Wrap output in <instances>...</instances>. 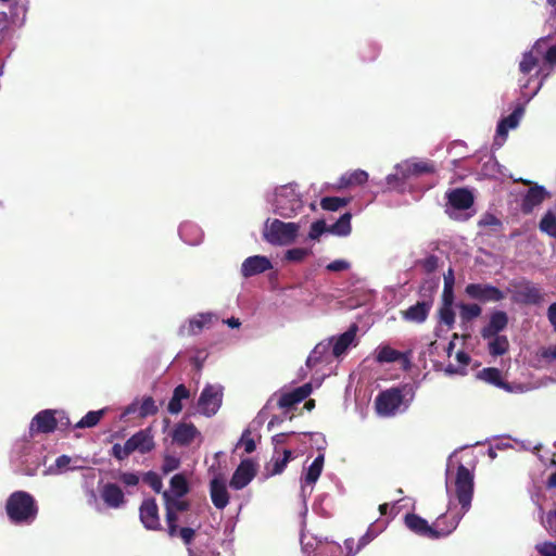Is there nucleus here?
Instances as JSON below:
<instances>
[{"mask_svg": "<svg viewBox=\"0 0 556 556\" xmlns=\"http://www.w3.org/2000/svg\"><path fill=\"white\" fill-rule=\"evenodd\" d=\"M539 65V58L532 51L526 52L519 63V70L522 74H529Z\"/></svg>", "mask_w": 556, "mask_h": 556, "instance_id": "a19ab883", "label": "nucleus"}, {"mask_svg": "<svg viewBox=\"0 0 556 556\" xmlns=\"http://www.w3.org/2000/svg\"><path fill=\"white\" fill-rule=\"evenodd\" d=\"M514 300L525 305H536L542 301V294L539 288L528 282L516 290Z\"/></svg>", "mask_w": 556, "mask_h": 556, "instance_id": "5701e85b", "label": "nucleus"}, {"mask_svg": "<svg viewBox=\"0 0 556 556\" xmlns=\"http://www.w3.org/2000/svg\"><path fill=\"white\" fill-rule=\"evenodd\" d=\"M420 264L427 274H431L435 271V269L438 268L439 257L431 254L427 256L425 260H422Z\"/></svg>", "mask_w": 556, "mask_h": 556, "instance_id": "864d4df0", "label": "nucleus"}, {"mask_svg": "<svg viewBox=\"0 0 556 556\" xmlns=\"http://www.w3.org/2000/svg\"><path fill=\"white\" fill-rule=\"evenodd\" d=\"M312 384L305 383L301 387L293 389L290 392L281 394L278 400V406L280 408H291L295 404L304 401L312 393Z\"/></svg>", "mask_w": 556, "mask_h": 556, "instance_id": "6ab92c4d", "label": "nucleus"}, {"mask_svg": "<svg viewBox=\"0 0 556 556\" xmlns=\"http://www.w3.org/2000/svg\"><path fill=\"white\" fill-rule=\"evenodd\" d=\"M223 393L213 386H206L200 394L198 406L200 412L211 417L217 413L222 405Z\"/></svg>", "mask_w": 556, "mask_h": 556, "instance_id": "9d476101", "label": "nucleus"}, {"mask_svg": "<svg viewBox=\"0 0 556 556\" xmlns=\"http://www.w3.org/2000/svg\"><path fill=\"white\" fill-rule=\"evenodd\" d=\"M447 205L445 213L451 218L455 217L454 211H465L473 205L475 198L471 191L466 188H456L446 193Z\"/></svg>", "mask_w": 556, "mask_h": 556, "instance_id": "6e6552de", "label": "nucleus"}, {"mask_svg": "<svg viewBox=\"0 0 556 556\" xmlns=\"http://www.w3.org/2000/svg\"><path fill=\"white\" fill-rule=\"evenodd\" d=\"M455 496L460 504L462 513L454 516H464L471 506L473 496V475L463 464H459L455 477Z\"/></svg>", "mask_w": 556, "mask_h": 556, "instance_id": "423d86ee", "label": "nucleus"}, {"mask_svg": "<svg viewBox=\"0 0 556 556\" xmlns=\"http://www.w3.org/2000/svg\"><path fill=\"white\" fill-rule=\"evenodd\" d=\"M190 396V392L185 384H179L174 389L173 396L169 400L167 409L170 414H179L182 409V400H187Z\"/></svg>", "mask_w": 556, "mask_h": 556, "instance_id": "bb28decb", "label": "nucleus"}, {"mask_svg": "<svg viewBox=\"0 0 556 556\" xmlns=\"http://www.w3.org/2000/svg\"><path fill=\"white\" fill-rule=\"evenodd\" d=\"M547 197V192L542 186L535 185L531 187L527 193L525 194L521 202V211L523 214H530L533 208L540 205L545 198Z\"/></svg>", "mask_w": 556, "mask_h": 556, "instance_id": "4be33fe9", "label": "nucleus"}, {"mask_svg": "<svg viewBox=\"0 0 556 556\" xmlns=\"http://www.w3.org/2000/svg\"><path fill=\"white\" fill-rule=\"evenodd\" d=\"M186 545L191 544L195 536V530L189 527L178 528V534Z\"/></svg>", "mask_w": 556, "mask_h": 556, "instance_id": "4d7b16f0", "label": "nucleus"}, {"mask_svg": "<svg viewBox=\"0 0 556 556\" xmlns=\"http://www.w3.org/2000/svg\"><path fill=\"white\" fill-rule=\"evenodd\" d=\"M350 198L325 197L320 200V206L325 211L336 212L350 203Z\"/></svg>", "mask_w": 556, "mask_h": 556, "instance_id": "e433bc0d", "label": "nucleus"}, {"mask_svg": "<svg viewBox=\"0 0 556 556\" xmlns=\"http://www.w3.org/2000/svg\"><path fill=\"white\" fill-rule=\"evenodd\" d=\"M376 533L369 528L367 532L358 540L356 552H359L363 547H365L370 541L374 540Z\"/></svg>", "mask_w": 556, "mask_h": 556, "instance_id": "680f3d73", "label": "nucleus"}, {"mask_svg": "<svg viewBox=\"0 0 556 556\" xmlns=\"http://www.w3.org/2000/svg\"><path fill=\"white\" fill-rule=\"evenodd\" d=\"M55 410L43 409L36 414L31 419L29 432L31 435L36 433H51L56 429L58 418Z\"/></svg>", "mask_w": 556, "mask_h": 556, "instance_id": "f8f14e48", "label": "nucleus"}, {"mask_svg": "<svg viewBox=\"0 0 556 556\" xmlns=\"http://www.w3.org/2000/svg\"><path fill=\"white\" fill-rule=\"evenodd\" d=\"M239 444L243 445L247 454H251L255 451V440L251 437V430L249 428L242 432Z\"/></svg>", "mask_w": 556, "mask_h": 556, "instance_id": "3c124183", "label": "nucleus"}, {"mask_svg": "<svg viewBox=\"0 0 556 556\" xmlns=\"http://www.w3.org/2000/svg\"><path fill=\"white\" fill-rule=\"evenodd\" d=\"M170 494L176 497H182L189 492V484L182 473H177L169 481Z\"/></svg>", "mask_w": 556, "mask_h": 556, "instance_id": "2f4dec72", "label": "nucleus"}, {"mask_svg": "<svg viewBox=\"0 0 556 556\" xmlns=\"http://www.w3.org/2000/svg\"><path fill=\"white\" fill-rule=\"evenodd\" d=\"M300 226L296 223H285L280 219L267 220L263 238L273 245H288L295 241Z\"/></svg>", "mask_w": 556, "mask_h": 556, "instance_id": "20e7f679", "label": "nucleus"}, {"mask_svg": "<svg viewBox=\"0 0 556 556\" xmlns=\"http://www.w3.org/2000/svg\"><path fill=\"white\" fill-rule=\"evenodd\" d=\"M256 475V465L252 459H243L235 470L229 485L235 490L245 488Z\"/></svg>", "mask_w": 556, "mask_h": 556, "instance_id": "9b49d317", "label": "nucleus"}, {"mask_svg": "<svg viewBox=\"0 0 556 556\" xmlns=\"http://www.w3.org/2000/svg\"><path fill=\"white\" fill-rule=\"evenodd\" d=\"M127 443L130 447L131 454L135 452L140 454L150 453L155 447L152 428L147 427L137 431L127 440Z\"/></svg>", "mask_w": 556, "mask_h": 556, "instance_id": "ddd939ff", "label": "nucleus"}, {"mask_svg": "<svg viewBox=\"0 0 556 556\" xmlns=\"http://www.w3.org/2000/svg\"><path fill=\"white\" fill-rule=\"evenodd\" d=\"M143 481L156 493H160L163 488L161 477L154 471H148L143 475Z\"/></svg>", "mask_w": 556, "mask_h": 556, "instance_id": "a18cd8bd", "label": "nucleus"}, {"mask_svg": "<svg viewBox=\"0 0 556 556\" xmlns=\"http://www.w3.org/2000/svg\"><path fill=\"white\" fill-rule=\"evenodd\" d=\"M157 412H159V408L155 405L153 397L152 396L143 397L142 403L139 407V416L140 417L153 416Z\"/></svg>", "mask_w": 556, "mask_h": 556, "instance_id": "c03bdc74", "label": "nucleus"}, {"mask_svg": "<svg viewBox=\"0 0 556 556\" xmlns=\"http://www.w3.org/2000/svg\"><path fill=\"white\" fill-rule=\"evenodd\" d=\"M214 315L211 313H200L189 319L187 326H182L180 333L188 336L199 334L204 328L208 327L213 321Z\"/></svg>", "mask_w": 556, "mask_h": 556, "instance_id": "b1692460", "label": "nucleus"}, {"mask_svg": "<svg viewBox=\"0 0 556 556\" xmlns=\"http://www.w3.org/2000/svg\"><path fill=\"white\" fill-rule=\"evenodd\" d=\"M162 495L165 506L173 508L177 513H184L190 508V503L188 501L173 496L168 491H164Z\"/></svg>", "mask_w": 556, "mask_h": 556, "instance_id": "f704fd0d", "label": "nucleus"}, {"mask_svg": "<svg viewBox=\"0 0 556 556\" xmlns=\"http://www.w3.org/2000/svg\"><path fill=\"white\" fill-rule=\"evenodd\" d=\"M368 180V174L363 169H356L352 173L342 175L339 179V188H348L351 186H362Z\"/></svg>", "mask_w": 556, "mask_h": 556, "instance_id": "cd10ccee", "label": "nucleus"}, {"mask_svg": "<svg viewBox=\"0 0 556 556\" xmlns=\"http://www.w3.org/2000/svg\"><path fill=\"white\" fill-rule=\"evenodd\" d=\"M351 219L352 214L349 212L344 213L334 224L329 226L328 232L340 237L350 235L352 231Z\"/></svg>", "mask_w": 556, "mask_h": 556, "instance_id": "c756f323", "label": "nucleus"}, {"mask_svg": "<svg viewBox=\"0 0 556 556\" xmlns=\"http://www.w3.org/2000/svg\"><path fill=\"white\" fill-rule=\"evenodd\" d=\"M465 292L470 299L482 303L500 302L505 299V293L501 289L489 283H469Z\"/></svg>", "mask_w": 556, "mask_h": 556, "instance_id": "1a4fd4ad", "label": "nucleus"}, {"mask_svg": "<svg viewBox=\"0 0 556 556\" xmlns=\"http://www.w3.org/2000/svg\"><path fill=\"white\" fill-rule=\"evenodd\" d=\"M397 362H400L401 367H402L404 370H408V369H410V367H412V362H410V357H409V352H407V353H403V352H402V357H400V358L397 359Z\"/></svg>", "mask_w": 556, "mask_h": 556, "instance_id": "338daca9", "label": "nucleus"}, {"mask_svg": "<svg viewBox=\"0 0 556 556\" xmlns=\"http://www.w3.org/2000/svg\"><path fill=\"white\" fill-rule=\"evenodd\" d=\"M547 317L552 326L554 327L556 331V303H553L549 305L547 311Z\"/></svg>", "mask_w": 556, "mask_h": 556, "instance_id": "774afa93", "label": "nucleus"}, {"mask_svg": "<svg viewBox=\"0 0 556 556\" xmlns=\"http://www.w3.org/2000/svg\"><path fill=\"white\" fill-rule=\"evenodd\" d=\"M210 494L214 506L217 509H224L229 503V494L226 483L220 478H214L210 483Z\"/></svg>", "mask_w": 556, "mask_h": 556, "instance_id": "412c9836", "label": "nucleus"}, {"mask_svg": "<svg viewBox=\"0 0 556 556\" xmlns=\"http://www.w3.org/2000/svg\"><path fill=\"white\" fill-rule=\"evenodd\" d=\"M488 349L492 356H502L509 350V341L506 336L495 334L491 337Z\"/></svg>", "mask_w": 556, "mask_h": 556, "instance_id": "7c9ffc66", "label": "nucleus"}, {"mask_svg": "<svg viewBox=\"0 0 556 556\" xmlns=\"http://www.w3.org/2000/svg\"><path fill=\"white\" fill-rule=\"evenodd\" d=\"M477 377L484 382L501 388L507 392H511L510 384L503 380L502 372L498 368L486 367L477 374Z\"/></svg>", "mask_w": 556, "mask_h": 556, "instance_id": "a878e982", "label": "nucleus"}, {"mask_svg": "<svg viewBox=\"0 0 556 556\" xmlns=\"http://www.w3.org/2000/svg\"><path fill=\"white\" fill-rule=\"evenodd\" d=\"M434 167L427 162H405L396 166V173L387 176V182L392 188L403 186L405 180L412 176L433 173Z\"/></svg>", "mask_w": 556, "mask_h": 556, "instance_id": "0eeeda50", "label": "nucleus"}, {"mask_svg": "<svg viewBox=\"0 0 556 556\" xmlns=\"http://www.w3.org/2000/svg\"><path fill=\"white\" fill-rule=\"evenodd\" d=\"M302 208L303 203L298 195L292 194L291 199H287L283 194H278L276 212L283 218L293 217Z\"/></svg>", "mask_w": 556, "mask_h": 556, "instance_id": "aec40b11", "label": "nucleus"}, {"mask_svg": "<svg viewBox=\"0 0 556 556\" xmlns=\"http://www.w3.org/2000/svg\"><path fill=\"white\" fill-rule=\"evenodd\" d=\"M459 309H460V318L463 321H469V320H472L477 317H479L481 315V307L476 304V303H471V304H460L459 305Z\"/></svg>", "mask_w": 556, "mask_h": 556, "instance_id": "ea45409f", "label": "nucleus"}, {"mask_svg": "<svg viewBox=\"0 0 556 556\" xmlns=\"http://www.w3.org/2000/svg\"><path fill=\"white\" fill-rule=\"evenodd\" d=\"M325 457L323 454H319L311 464L305 475V482L307 484L315 483L321 475L324 467Z\"/></svg>", "mask_w": 556, "mask_h": 556, "instance_id": "72a5a7b5", "label": "nucleus"}, {"mask_svg": "<svg viewBox=\"0 0 556 556\" xmlns=\"http://www.w3.org/2000/svg\"><path fill=\"white\" fill-rule=\"evenodd\" d=\"M328 344L318 343L307 357L306 365L311 368L317 365L328 350Z\"/></svg>", "mask_w": 556, "mask_h": 556, "instance_id": "79ce46f5", "label": "nucleus"}, {"mask_svg": "<svg viewBox=\"0 0 556 556\" xmlns=\"http://www.w3.org/2000/svg\"><path fill=\"white\" fill-rule=\"evenodd\" d=\"M178 514L173 508L165 506V521L167 525V533L170 538H175L178 534Z\"/></svg>", "mask_w": 556, "mask_h": 556, "instance_id": "58836bf2", "label": "nucleus"}, {"mask_svg": "<svg viewBox=\"0 0 556 556\" xmlns=\"http://www.w3.org/2000/svg\"><path fill=\"white\" fill-rule=\"evenodd\" d=\"M402 357V352L391 348L390 345H381L377 350L376 362L379 364L394 363Z\"/></svg>", "mask_w": 556, "mask_h": 556, "instance_id": "473e14b6", "label": "nucleus"}, {"mask_svg": "<svg viewBox=\"0 0 556 556\" xmlns=\"http://www.w3.org/2000/svg\"><path fill=\"white\" fill-rule=\"evenodd\" d=\"M131 454V451H130V447L127 443V441L125 442L124 445H121L119 443H115L113 446H112V450H111V455L116 458L117 460H124L126 459L129 455Z\"/></svg>", "mask_w": 556, "mask_h": 556, "instance_id": "8fccbe9b", "label": "nucleus"}, {"mask_svg": "<svg viewBox=\"0 0 556 556\" xmlns=\"http://www.w3.org/2000/svg\"><path fill=\"white\" fill-rule=\"evenodd\" d=\"M311 254V250L305 248H293L286 252L285 258L289 262H302Z\"/></svg>", "mask_w": 556, "mask_h": 556, "instance_id": "49530a36", "label": "nucleus"}, {"mask_svg": "<svg viewBox=\"0 0 556 556\" xmlns=\"http://www.w3.org/2000/svg\"><path fill=\"white\" fill-rule=\"evenodd\" d=\"M439 317L441 323L452 328L455 323V313L452 306L442 305L439 309Z\"/></svg>", "mask_w": 556, "mask_h": 556, "instance_id": "09e8293b", "label": "nucleus"}, {"mask_svg": "<svg viewBox=\"0 0 556 556\" xmlns=\"http://www.w3.org/2000/svg\"><path fill=\"white\" fill-rule=\"evenodd\" d=\"M438 283L435 281H425L418 293L424 298L408 308L401 311V316L405 321L413 324H422L427 320L433 306V295L437 291Z\"/></svg>", "mask_w": 556, "mask_h": 556, "instance_id": "7ed1b4c3", "label": "nucleus"}, {"mask_svg": "<svg viewBox=\"0 0 556 556\" xmlns=\"http://www.w3.org/2000/svg\"><path fill=\"white\" fill-rule=\"evenodd\" d=\"M521 115L522 109L517 108L508 116L502 118L496 128L497 135L506 137L509 129L517 127Z\"/></svg>", "mask_w": 556, "mask_h": 556, "instance_id": "c85d7f7f", "label": "nucleus"}, {"mask_svg": "<svg viewBox=\"0 0 556 556\" xmlns=\"http://www.w3.org/2000/svg\"><path fill=\"white\" fill-rule=\"evenodd\" d=\"M328 228L324 219L316 220L311 225L308 238L311 240H318L324 232H328Z\"/></svg>", "mask_w": 556, "mask_h": 556, "instance_id": "de8ad7c7", "label": "nucleus"}, {"mask_svg": "<svg viewBox=\"0 0 556 556\" xmlns=\"http://www.w3.org/2000/svg\"><path fill=\"white\" fill-rule=\"evenodd\" d=\"M544 60L551 66L556 65V45L547 49V51L544 54Z\"/></svg>", "mask_w": 556, "mask_h": 556, "instance_id": "0e129e2a", "label": "nucleus"}, {"mask_svg": "<svg viewBox=\"0 0 556 556\" xmlns=\"http://www.w3.org/2000/svg\"><path fill=\"white\" fill-rule=\"evenodd\" d=\"M448 519L446 514H442L434 526H430L426 519L419 515L409 513L404 517V525L407 529L419 536L437 540L452 533L458 526L462 516H451L448 525L445 528H440L441 523H445Z\"/></svg>", "mask_w": 556, "mask_h": 556, "instance_id": "f257e3e1", "label": "nucleus"}, {"mask_svg": "<svg viewBox=\"0 0 556 556\" xmlns=\"http://www.w3.org/2000/svg\"><path fill=\"white\" fill-rule=\"evenodd\" d=\"M454 299V288H443L442 305L453 306Z\"/></svg>", "mask_w": 556, "mask_h": 556, "instance_id": "052dcab7", "label": "nucleus"}, {"mask_svg": "<svg viewBox=\"0 0 556 556\" xmlns=\"http://www.w3.org/2000/svg\"><path fill=\"white\" fill-rule=\"evenodd\" d=\"M118 479L127 486H135L139 483V477L134 472H121Z\"/></svg>", "mask_w": 556, "mask_h": 556, "instance_id": "13d9d810", "label": "nucleus"}, {"mask_svg": "<svg viewBox=\"0 0 556 556\" xmlns=\"http://www.w3.org/2000/svg\"><path fill=\"white\" fill-rule=\"evenodd\" d=\"M455 277L454 270L448 268V270L444 274V287L443 288H454Z\"/></svg>", "mask_w": 556, "mask_h": 556, "instance_id": "69168bd1", "label": "nucleus"}, {"mask_svg": "<svg viewBox=\"0 0 556 556\" xmlns=\"http://www.w3.org/2000/svg\"><path fill=\"white\" fill-rule=\"evenodd\" d=\"M140 520L148 530H161L159 507L154 498L144 500L139 508Z\"/></svg>", "mask_w": 556, "mask_h": 556, "instance_id": "4468645a", "label": "nucleus"}, {"mask_svg": "<svg viewBox=\"0 0 556 556\" xmlns=\"http://www.w3.org/2000/svg\"><path fill=\"white\" fill-rule=\"evenodd\" d=\"M539 228L542 232L556 239V215L548 211L540 220Z\"/></svg>", "mask_w": 556, "mask_h": 556, "instance_id": "4c0bfd02", "label": "nucleus"}, {"mask_svg": "<svg viewBox=\"0 0 556 556\" xmlns=\"http://www.w3.org/2000/svg\"><path fill=\"white\" fill-rule=\"evenodd\" d=\"M351 267V264L344 260H336L329 263L326 266V269L329 271H343L348 270Z\"/></svg>", "mask_w": 556, "mask_h": 556, "instance_id": "bf43d9fd", "label": "nucleus"}, {"mask_svg": "<svg viewBox=\"0 0 556 556\" xmlns=\"http://www.w3.org/2000/svg\"><path fill=\"white\" fill-rule=\"evenodd\" d=\"M292 457V452L290 450H285L283 451V456L280 458H276L273 460V468L270 470V475L271 476H275V475H279L281 473L287 464L289 463V460L291 459Z\"/></svg>", "mask_w": 556, "mask_h": 556, "instance_id": "37998d69", "label": "nucleus"}, {"mask_svg": "<svg viewBox=\"0 0 556 556\" xmlns=\"http://www.w3.org/2000/svg\"><path fill=\"white\" fill-rule=\"evenodd\" d=\"M100 495L104 504L110 508H119L126 502L123 490L116 483H105L100 491Z\"/></svg>", "mask_w": 556, "mask_h": 556, "instance_id": "a211bd4d", "label": "nucleus"}, {"mask_svg": "<svg viewBox=\"0 0 556 556\" xmlns=\"http://www.w3.org/2000/svg\"><path fill=\"white\" fill-rule=\"evenodd\" d=\"M105 410H90L88 412L77 424H75L74 428L83 429V428H92L99 424L101 418L103 417Z\"/></svg>", "mask_w": 556, "mask_h": 556, "instance_id": "c9c22d12", "label": "nucleus"}, {"mask_svg": "<svg viewBox=\"0 0 556 556\" xmlns=\"http://www.w3.org/2000/svg\"><path fill=\"white\" fill-rule=\"evenodd\" d=\"M180 467V459L174 455H165L162 465L163 473L167 475Z\"/></svg>", "mask_w": 556, "mask_h": 556, "instance_id": "603ef678", "label": "nucleus"}, {"mask_svg": "<svg viewBox=\"0 0 556 556\" xmlns=\"http://www.w3.org/2000/svg\"><path fill=\"white\" fill-rule=\"evenodd\" d=\"M481 226H502V222L492 214H486L480 222Z\"/></svg>", "mask_w": 556, "mask_h": 556, "instance_id": "e2e57ef3", "label": "nucleus"}, {"mask_svg": "<svg viewBox=\"0 0 556 556\" xmlns=\"http://www.w3.org/2000/svg\"><path fill=\"white\" fill-rule=\"evenodd\" d=\"M407 390L412 391V388L408 384H404L379 392L375 399L376 413L381 417L394 416L404 403Z\"/></svg>", "mask_w": 556, "mask_h": 556, "instance_id": "39448f33", "label": "nucleus"}, {"mask_svg": "<svg viewBox=\"0 0 556 556\" xmlns=\"http://www.w3.org/2000/svg\"><path fill=\"white\" fill-rule=\"evenodd\" d=\"M273 268L270 261L263 255H254L244 260L241 265V274L243 277H252L265 273Z\"/></svg>", "mask_w": 556, "mask_h": 556, "instance_id": "2eb2a0df", "label": "nucleus"}, {"mask_svg": "<svg viewBox=\"0 0 556 556\" xmlns=\"http://www.w3.org/2000/svg\"><path fill=\"white\" fill-rule=\"evenodd\" d=\"M357 330V325L353 324L345 332H343L336 339L332 346V354L334 357H340L348 351V349L356 338Z\"/></svg>", "mask_w": 556, "mask_h": 556, "instance_id": "393cba45", "label": "nucleus"}, {"mask_svg": "<svg viewBox=\"0 0 556 556\" xmlns=\"http://www.w3.org/2000/svg\"><path fill=\"white\" fill-rule=\"evenodd\" d=\"M5 511L12 523L30 525L36 520L39 507L30 493L15 491L7 500Z\"/></svg>", "mask_w": 556, "mask_h": 556, "instance_id": "f03ea898", "label": "nucleus"}, {"mask_svg": "<svg viewBox=\"0 0 556 556\" xmlns=\"http://www.w3.org/2000/svg\"><path fill=\"white\" fill-rule=\"evenodd\" d=\"M200 435V431L192 422H178L172 433V439L180 446L190 445Z\"/></svg>", "mask_w": 556, "mask_h": 556, "instance_id": "dca6fc26", "label": "nucleus"}, {"mask_svg": "<svg viewBox=\"0 0 556 556\" xmlns=\"http://www.w3.org/2000/svg\"><path fill=\"white\" fill-rule=\"evenodd\" d=\"M542 525L548 531H556V508L542 516Z\"/></svg>", "mask_w": 556, "mask_h": 556, "instance_id": "5fc2aeb1", "label": "nucleus"}, {"mask_svg": "<svg viewBox=\"0 0 556 556\" xmlns=\"http://www.w3.org/2000/svg\"><path fill=\"white\" fill-rule=\"evenodd\" d=\"M508 325V316L504 311H494L489 319V323L481 329V337L483 339H491L501 331L506 329Z\"/></svg>", "mask_w": 556, "mask_h": 556, "instance_id": "f3484780", "label": "nucleus"}, {"mask_svg": "<svg viewBox=\"0 0 556 556\" xmlns=\"http://www.w3.org/2000/svg\"><path fill=\"white\" fill-rule=\"evenodd\" d=\"M541 556H556V543L544 542L536 546Z\"/></svg>", "mask_w": 556, "mask_h": 556, "instance_id": "6e6d98bb", "label": "nucleus"}]
</instances>
